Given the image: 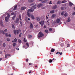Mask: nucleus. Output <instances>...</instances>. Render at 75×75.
<instances>
[{
  "instance_id": "nucleus-1",
  "label": "nucleus",
  "mask_w": 75,
  "mask_h": 75,
  "mask_svg": "<svg viewBox=\"0 0 75 75\" xmlns=\"http://www.w3.org/2000/svg\"><path fill=\"white\" fill-rule=\"evenodd\" d=\"M38 38H41L42 37L44 36V34L42 33L41 31H40L39 32L38 34Z\"/></svg>"
},
{
  "instance_id": "nucleus-2",
  "label": "nucleus",
  "mask_w": 75,
  "mask_h": 75,
  "mask_svg": "<svg viewBox=\"0 0 75 75\" xmlns=\"http://www.w3.org/2000/svg\"><path fill=\"white\" fill-rule=\"evenodd\" d=\"M40 24L41 25V26H42L44 25V20H43L42 21H41L40 22H39Z\"/></svg>"
},
{
  "instance_id": "nucleus-3",
  "label": "nucleus",
  "mask_w": 75,
  "mask_h": 75,
  "mask_svg": "<svg viewBox=\"0 0 75 75\" xmlns=\"http://www.w3.org/2000/svg\"><path fill=\"white\" fill-rule=\"evenodd\" d=\"M14 34L15 35H16V34H18V33H19V30H14Z\"/></svg>"
},
{
  "instance_id": "nucleus-4",
  "label": "nucleus",
  "mask_w": 75,
  "mask_h": 75,
  "mask_svg": "<svg viewBox=\"0 0 75 75\" xmlns=\"http://www.w3.org/2000/svg\"><path fill=\"white\" fill-rule=\"evenodd\" d=\"M15 23H19V19L18 18H16V20L14 21Z\"/></svg>"
},
{
  "instance_id": "nucleus-5",
  "label": "nucleus",
  "mask_w": 75,
  "mask_h": 75,
  "mask_svg": "<svg viewBox=\"0 0 75 75\" xmlns=\"http://www.w3.org/2000/svg\"><path fill=\"white\" fill-rule=\"evenodd\" d=\"M39 1H41L42 3H47L48 0H38Z\"/></svg>"
},
{
  "instance_id": "nucleus-6",
  "label": "nucleus",
  "mask_w": 75,
  "mask_h": 75,
  "mask_svg": "<svg viewBox=\"0 0 75 75\" xmlns=\"http://www.w3.org/2000/svg\"><path fill=\"white\" fill-rule=\"evenodd\" d=\"M34 11V10L33 9H28V10L27 12L28 13H31L32 12H33Z\"/></svg>"
},
{
  "instance_id": "nucleus-7",
  "label": "nucleus",
  "mask_w": 75,
  "mask_h": 75,
  "mask_svg": "<svg viewBox=\"0 0 75 75\" xmlns=\"http://www.w3.org/2000/svg\"><path fill=\"white\" fill-rule=\"evenodd\" d=\"M30 28L31 29H32L33 28V23H30Z\"/></svg>"
},
{
  "instance_id": "nucleus-8",
  "label": "nucleus",
  "mask_w": 75,
  "mask_h": 75,
  "mask_svg": "<svg viewBox=\"0 0 75 75\" xmlns=\"http://www.w3.org/2000/svg\"><path fill=\"white\" fill-rule=\"evenodd\" d=\"M36 5H35L34 6H33V7H31V8L33 9V10H34V9H35L36 8Z\"/></svg>"
},
{
  "instance_id": "nucleus-9",
  "label": "nucleus",
  "mask_w": 75,
  "mask_h": 75,
  "mask_svg": "<svg viewBox=\"0 0 75 75\" xmlns=\"http://www.w3.org/2000/svg\"><path fill=\"white\" fill-rule=\"evenodd\" d=\"M27 8V7L24 6L22 7L21 8V10H25V9H26Z\"/></svg>"
},
{
  "instance_id": "nucleus-10",
  "label": "nucleus",
  "mask_w": 75,
  "mask_h": 75,
  "mask_svg": "<svg viewBox=\"0 0 75 75\" xmlns=\"http://www.w3.org/2000/svg\"><path fill=\"white\" fill-rule=\"evenodd\" d=\"M8 19H9V18H8L7 17H6L5 18V20L6 22H8Z\"/></svg>"
},
{
  "instance_id": "nucleus-11",
  "label": "nucleus",
  "mask_w": 75,
  "mask_h": 75,
  "mask_svg": "<svg viewBox=\"0 0 75 75\" xmlns=\"http://www.w3.org/2000/svg\"><path fill=\"white\" fill-rule=\"evenodd\" d=\"M59 22H60V19H57L56 20V23H58Z\"/></svg>"
},
{
  "instance_id": "nucleus-12",
  "label": "nucleus",
  "mask_w": 75,
  "mask_h": 75,
  "mask_svg": "<svg viewBox=\"0 0 75 75\" xmlns=\"http://www.w3.org/2000/svg\"><path fill=\"white\" fill-rule=\"evenodd\" d=\"M38 8L40 7L41 6H42V4H38Z\"/></svg>"
},
{
  "instance_id": "nucleus-13",
  "label": "nucleus",
  "mask_w": 75,
  "mask_h": 75,
  "mask_svg": "<svg viewBox=\"0 0 75 75\" xmlns=\"http://www.w3.org/2000/svg\"><path fill=\"white\" fill-rule=\"evenodd\" d=\"M33 20H34L35 19V18H34V16L33 14H31V16H30Z\"/></svg>"
},
{
  "instance_id": "nucleus-14",
  "label": "nucleus",
  "mask_w": 75,
  "mask_h": 75,
  "mask_svg": "<svg viewBox=\"0 0 75 75\" xmlns=\"http://www.w3.org/2000/svg\"><path fill=\"white\" fill-rule=\"evenodd\" d=\"M28 38H32V36L31 35H28Z\"/></svg>"
},
{
  "instance_id": "nucleus-15",
  "label": "nucleus",
  "mask_w": 75,
  "mask_h": 75,
  "mask_svg": "<svg viewBox=\"0 0 75 75\" xmlns=\"http://www.w3.org/2000/svg\"><path fill=\"white\" fill-rule=\"evenodd\" d=\"M27 15L29 17H31V14H30V13H29V12H27Z\"/></svg>"
},
{
  "instance_id": "nucleus-16",
  "label": "nucleus",
  "mask_w": 75,
  "mask_h": 75,
  "mask_svg": "<svg viewBox=\"0 0 75 75\" xmlns=\"http://www.w3.org/2000/svg\"><path fill=\"white\" fill-rule=\"evenodd\" d=\"M17 8V5H16L14 7V8L13 9V10H14V11L16 10V9Z\"/></svg>"
},
{
  "instance_id": "nucleus-17",
  "label": "nucleus",
  "mask_w": 75,
  "mask_h": 75,
  "mask_svg": "<svg viewBox=\"0 0 75 75\" xmlns=\"http://www.w3.org/2000/svg\"><path fill=\"white\" fill-rule=\"evenodd\" d=\"M71 21V19H70V17H69L67 18V22H70Z\"/></svg>"
},
{
  "instance_id": "nucleus-18",
  "label": "nucleus",
  "mask_w": 75,
  "mask_h": 75,
  "mask_svg": "<svg viewBox=\"0 0 75 75\" xmlns=\"http://www.w3.org/2000/svg\"><path fill=\"white\" fill-rule=\"evenodd\" d=\"M55 12V11L53 10L50 11V14H54V13Z\"/></svg>"
},
{
  "instance_id": "nucleus-19",
  "label": "nucleus",
  "mask_w": 75,
  "mask_h": 75,
  "mask_svg": "<svg viewBox=\"0 0 75 75\" xmlns=\"http://www.w3.org/2000/svg\"><path fill=\"white\" fill-rule=\"evenodd\" d=\"M0 34L2 33L3 34H4L5 33H4V32L3 30H0Z\"/></svg>"
},
{
  "instance_id": "nucleus-20",
  "label": "nucleus",
  "mask_w": 75,
  "mask_h": 75,
  "mask_svg": "<svg viewBox=\"0 0 75 75\" xmlns=\"http://www.w3.org/2000/svg\"><path fill=\"white\" fill-rule=\"evenodd\" d=\"M55 51V49L52 48L51 50V52H54Z\"/></svg>"
},
{
  "instance_id": "nucleus-21",
  "label": "nucleus",
  "mask_w": 75,
  "mask_h": 75,
  "mask_svg": "<svg viewBox=\"0 0 75 75\" xmlns=\"http://www.w3.org/2000/svg\"><path fill=\"white\" fill-rule=\"evenodd\" d=\"M57 5H55L53 6L52 8L53 9H55V8H57Z\"/></svg>"
},
{
  "instance_id": "nucleus-22",
  "label": "nucleus",
  "mask_w": 75,
  "mask_h": 75,
  "mask_svg": "<svg viewBox=\"0 0 75 75\" xmlns=\"http://www.w3.org/2000/svg\"><path fill=\"white\" fill-rule=\"evenodd\" d=\"M17 41V39L16 38H15L14 39V40H13L12 41V42H16Z\"/></svg>"
},
{
  "instance_id": "nucleus-23",
  "label": "nucleus",
  "mask_w": 75,
  "mask_h": 75,
  "mask_svg": "<svg viewBox=\"0 0 75 75\" xmlns=\"http://www.w3.org/2000/svg\"><path fill=\"white\" fill-rule=\"evenodd\" d=\"M72 5H73V4H72V2H69V6H70V7H71V6H72Z\"/></svg>"
},
{
  "instance_id": "nucleus-24",
  "label": "nucleus",
  "mask_w": 75,
  "mask_h": 75,
  "mask_svg": "<svg viewBox=\"0 0 75 75\" xmlns=\"http://www.w3.org/2000/svg\"><path fill=\"white\" fill-rule=\"evenodd\" d=\"M0 24H1V26L2 27H4V25H3V22H2V21H0Z\"/></svg>"
},
{
  "instance_id": "nucleus-25",
  "label": "nucleus",
  "mask_w": 75,
  "mask_h": 75,
  "mask_svg": "<svg viewBox=\"0 0 75 75\" xmlns=\"http://www.w3.org/2000/svg\"><path fill=\"white\" fill-rule=\"evenodd\" d=\"M34 1V0H28V2L29 3H31V2H33Z\"/></svg>"
},
{
  "instance_id": "nucleus-26",
  "label": "nucleus",
  "mask_w": 75,
  "mask_h": 75,
  "mask_svg": "<svg viewBox=\"0 0 75 75\" xmlns=\"http://www.w3.org/2000/svg\"><path fill=\"white\" fill-rule=\"evenodd\" d=\"M18 17L19 18V19L21 21V20H22V19H21V15H19Z\"/></svg>"
},
{
  "instance_id": "nucleus-27",
  "label": "nucleus",
  "mask_w": 75,
  "mask_h": 75,
  "mask_svg": "<svg viewBox=\"0 0 75 75\" xmlns=\"http://www.w3.org/2000/svg\"><path fill=\"white\" fill-rule=\"evenodd\" d=\"M61 1H59L57 2V4H61Z\"/></svg>"
},
{
  "instance_id": "nucleus-28",
  "label": "nucleus",
  "mask_w": 75,
  "mask_h": 75,
  "mask_svg": "<svg viewBox=\"0 0 75 75\" xmlns=\"http://www.w3.org/2000/svg\"><path fill=\"white\" fill-rule=\"evenodd\" d=\"M68 14L67 13H65L64 14V17H67L68 16Z\"/></svg>"
},
{
  "instance_id": "nucleus-29",
  "label": "nucleus",
  "mask_w": 75,
  "mask_h": 75,
  "mask_svg": "<svg viewBox=\"0 0 75 75\" xmlns=\"http://www.w3.org/2000/svg\"><path fill=\"white\" fill-rule=\"evenodd\" d=\"M67 2V1L64 0V1H62V3H66Z\"/></svg>"
},
{
  "instance_id": "nucleus-30",
  "label": "nucleus",
  "mask_w": 75,
  "mask_h": 75,
  "mask_svg": "<svg viewBox=\"0 0 75 75\" xmlns=\"http://www.w3.org/2000/svg\"><path fill=\"white\" fill-rule=\"evenodd\" d=\"M52 18H54V17H55V15L54 14H53L52 16Z\"/></svg>"
},
{
  "instance_id": "nucleus-31",
  "label": "nucleus",
  "mask_w": 75,
  "mask_h": 75,
  "mask_svg": "<svg viewBox=\"0 0 75 75\" xmlns=\"http://www.w3.org/2000/svg\"><path fill=\"white\" fill-rule=\"evenodd\" d=\"M16 45V43H14L13 44V47H15Z\"/></svg>"
},
{
  "instance_id": "nucleus-32",
  "label": "nucleus",
  "mask_w": 75,
  "mask_h": 75,
  "mask_svg": "<svg viewBox=\"0 0 75 75\" xmlns=\"http://www.w3.org/2000/svg\"><path fill=\"white\" fill-rule=\"evenodd\" d=\"M37 20L38 21H40V19L38 17H37Z\"/></svg>"
},
{
  "instance_id": "nucleus-33",
  "label": "nucleus",
  "mask_w": 75,
  "mask_h": 75,
  "mask_svg": "<svg viewBox=\"0 0 75 75\" xmlns=\"http://www.w3.org/2000/svg\"><path fill=\"white\" fill-rule=\"evenodd\" d=\"M52 62V60L51 59H50L49 60V62H50V63H51V62Z\"/></svg>"
},
{
  "instance_id": "nucleus-34",
  "label": "nucleus",
  "mask_w": 75,
  "mask_h": 75,
  "mask_svg": "<svg viewBox=\"0 0 75 75\" xmlns=\"http://www.w3.org/2000/svg\"><path fill=\"white\" fill-rule=\"evenodd\" d=\"M23 41H24V42H27V39H26L25 38H24L23 40Z\"/></svg>"
},
{
  "instance_id": "nucleus-35",
  "label": "nucleus",
  "mask_w": 75,
  "mask_h": 75,
  "mask_svg": "<svg viewBox=\"0 0 75 75\" xmlns=\"http://www.w3.org/2000/svg\"><path fill=\"white\" fill-rule=\"evenodd\" d=\"M3 46L4 47H6V44L5 43H4L3 44Z\"/></svg>"
},
{
  "instance_id": "nucleus-36",
  "label": "nucleus",
  "mask_w": 75,
  "mask_h": 75,
  "mask_svg": "<svg viewBox=\"0 0 75 75\" xmlns=\"http://www.w3.org/2000/svg\"><path fill=\"white\" fill-rule=\"evenodd\" d=\"M45 33H47L48 32V30H45Z\"/></svg>"
},
{
  "instance_id": "nucleus-37",
  "label": "nucleus",
  "mask_w": 75,
  "mask_h": 75,
  "mask_svg": "<svg viewBox=\"0 0 75 75\" xmlns=\"http://www.w3.org/2000/svg\"><path fill=\"white\" fill-rule=\"evenodd\" d=\"M5 58H7V54H5Z\"/></svg>"
},
{
  "instance_id": "nucleus-38",
  "label": "nucleus",
  "mask_w": 75,
  "mask_h": 75,
  "mask_svg": "<svg viewBox=\"0 0 75 75\" xmlns=\"http://www.w3.org/2000/svg\"><path fill=\"white\" fill-rule=\"evenodd\" d=\"M64 12L63 11L62 12L61 15H62V16H64Z\"/></svg>"
},
{
  "instance_id": "nucleus-39",
  "label": "nucleus",
  "mask_w": 75,
  "mask_h": 75,
  "mask_svg": "<svg viewBox=\"0 0 75 75\" xmlns=\"http://www.w3.org/2000/svg\"><path fill=\"white\" fill-rule=\"evenodd\" d=\"M26 45H27V47H29V44H28V43H26L25 44Z\"/></svg>"
},
{
  "instance_id": "nucleus-40",
  "label": "nucleus",
  "mask_w": 75,
  "mask_h": 75,
  "mask_svg": "<svg viewBox=\"0 0 75 75\" xmlns=\"http://www.w3.org/2000/svg\"><path fill=\"white\" fill-rule=\"evenodd\" d=\"M67 47H70V45L69 44H68L67 45Z\"/></svg>"
},
{
  "instance_id": "nucleus-41",
  "label": "nucleus",
  "mask_w": 75,
  "mask_h": 75,
  "mask_svg": "<svg viewBox=\"0 0 75 75\" xmlns=\"http://www.w3.org/2000/svg\"><path fill=\"white\" fill-rule=\"evenodd\" d=\"M7 41H10V38H7Z\"/></svg>"
},
{
  "instance_id": "nucleus-42",
  "label": "nucleus",
  "mask_w": 75,
  "mask_h": 75,
  "mask_svg": "<svg viewBox=\"0 0 75 75\" xmlns=\"http://www.w3.org/2000/svg\"><path fill=\"white\" fill-rule=\"evenodd\" d=\"M4 32H5V33H6V32H7V29H5L4 30Z\"/></svg>"
},
{
  "instance_id": "nucleus-43",
  "label": "nucleus",
  "mask_w": 75,
  "mask_h": 75,
  "mask_svg": "<svg viewBox=\"0 0 75 75\" xmlns=\"http://www.w3.org/2000/svg\"><path fill=\"white\" fill-rule=\"evenodd\" d=\"M16 17L15 16H13L12 18V20H14V18H15V17Z\"/></svg>"
},
{
  "instance_id": "nucleus-44",
  "label": "nucleus",
  "mask_w": 75,
  "mask_h": 75,
  "mask_svg": "<svg viewBox=\"0 0 75 75\" xmlns=\"http://www.w3.org/2000/svg\"><path fill=\"white\" fill-rule=\"evenodd\" d=\"M21 34H22V33H21L19 35V36L20 37H21Z\"/></svg>"
},
{
  "instance_id": "nucleus-45",
  "label": "nucleus",
  "mask_w": 75,
  "mask_h": 75,
  "mask_svg": "<svg viewBox=\"0 0 75 75\" xmlns=\"http://www.w3.org/2000/svg\"><path fill=\"white\" fill-rule=\"evenodd\" d=\"M5 35L6 37H8V33H6Z\"/></svg>"
},
{
  "instance_id": "nucleus-46",
  "label": "nucleus",
  "mask_w": 75,
  "mask_h": 75,
  "mask_svg": "<svg viewBox=\"0 0 75 75\" xmlns=\"http://www.w3.org/2000/svg\"><path fill=\"white\" fill-rule=\"evenodd\" d=\"M12 27L13 28H15V27H14V25H12Z\"/></svg>"
},
{
  "instance_id": "nucleus-47",
  "label": "nucleus",
  "mask_w": 75,
  "mask_h": 75,
  "mask_svg": "<svg viewBox=\"0 0 75 75\" xmlns=\"http://www.w3.org/2000/svg\"><path fill=\"white\" fill-rule=\"evenodd\" d=\"M49 31H52V29L51 28H50L49 29Z\"/></svg>"
},
{
  "instance_id": "nucleus-48",
  "label": "nucleus",
  "mask_w": 75,
  "mask_h": 75,
  "mask_svg": "<svg viewBox=\"0 0 75 75\" xmlns=\"http://www.w3.org/2000/svg\"><path fill=\"white\" fill-rule=\"evenodd\" d=\"M18 42H19L20 43L21 42V41L20 40H18Z\"/></svg>"
},
{
  "instance_id": "nucleus-49",
  "label": "nucleus",
  "mask_w": 75,
  "mask_h": 75,
  "mask_svg": "<svg viewBox=\"0 0 75 75\" xmlns=\"http://www.w3.org/2000/svg\"><path fill=\"white\" fill-rule=\"evenodd\" d=\"M20 24H21V25L22 26L23 25V24H22V22H21V21H20Z\"/></svg>"
},
{
  "instance_id": "nucleus-50",
  "label": "nucleus",
  "mask_w": 75,
  "mask_h": 75,
  "mask_svg": "<svg viewBox=\"0 0 75 75\" xmlns=\"http://www.w3.org/2000/svg\"><path fill=\"white\" fill-rule=\"evenodd\" d=\"M7 17L8 18H9L10 17V15H8L7 16Z\"/></svg>"
},
{
  "instance_id": "nucleus-51",
  "label": "nucleus",
  "mask_w": 75,
  "mask_h": 75,
  "mask_svg": "<svg viewBox=\"0 0 75 75\" xmlns=\"http://www.w3.org/2000/svg\"><path fill=\"white\" fill-rule=\"evenodd\" d=\"M59 54H60V55H62V52H59Z\"/></svg>"
},
{
  "instance_id": "nucleus-52",
  "label": "nucleus",
  "mask_w": 75,
  "mask_h": 75,
  "mask_svg": "<svg viewBox=\"0 0 75 75\" xmlns=\"http://www.w3.org/2000/svg\"><path fill=\"white\" fill-rule=\"evenodd\" d=\"M43 28H47V27H46V26H45V25H44Z\"/></svg>"
},
{
  "instance_id": "nucleus-53",
  "label": "nucleus",
  "mask_w": 75,
  "mask_h": 75,
  "mask_svg": "<svg viewBox=\"0 0 75 75\" xmlns=\"http://www.w3.org/2000/svg\"><path fill=\"white\" fill-rule=\"evenodd\" d=\"M61 10H64V7H62L61 8Z\"/></svg>"
},
{
  "instance_id": "nucleus-54",
  "label": "nucleus",
  "mask_w": 75,
  "mask_h": 75,
  "mask_svg": "<svg viewBox=\"0 0 75 75\" xmlns=\"http://www.w3.org/2000/svg\"><path fill=\"white\" fill-rule=\"evenodd\" d=\"M26 62H27L28 61V59H26L25 60Z\"/></svg>"
},
{
  "instance_id": "nucleus-55",
  "label": "nucleus",
  "mask_w": 75,
  "mask_h": 75,
  "mask_svg": "<svg viewBox=\"0 0 75 75\" xmlns=\"http://www.w3.org/2000/svg\"><path fill=\"white\" fill-rule=\"evenodd\" d=\"M7 55L8 57H10V54H8Z\"/></svg>"
},
{
  "instance_id": "nucleus-56",
  "label": "nucleus",
  "mask_w": 75,
  "mask_h": 75,
  "mask_svg": "<svg viewBox=\"0 0 75 75\" xmlns=\"http://www.w3.org/2000/svg\"><path fill=\"white\" fill-rule=\"evenodd\" d=\"M52 2V1H50V2L49 3V4H52V3H51Z\"/></svg>"
},
{
  "instance_id": "nucleus-57",
  "label": "nucleus",
  "mask_w": 75,
  "mask_h": 75,
  "mask_svg": "<svg viewBox=\"0 0 75 75\" xmlns=\"http://www.w3.org/2000/svg\"><path fill=\"white\" fill-rule=\"evenodd\" d=\"M8 36H9V37H11V34H9V35H8Z\"/></svg>"
},
{
  "instance_id": "nucleus-58",
  "label": "nucleus",
  "mask_w": 75,
  "mask_h": 75,
  "mask_svg": "<svg viewBox=\"0 0 75 75\" xmlns=\"http://www.w3.org/2000/svg\"><path fill=\"white\" fill-rule=\"evenodd\" d=\"M33 5H34V4H30V6H33Z\"/></svg>"
},
{
  "instance_id": "nucleus-59",
  "label": "nucleus",
  "mask_w": 75,
  "mask_h": 75,
  "mask_svg": "<svg viewBox=\"0 0 75 75\" xmlns=\"http://www.w3.org/2000/svg\"><path fill=\"white\" fill-rule=\"evenodd\" d=\"M46 17L47 18V19H48V17H47V16H46Z\"/></svg>"
},
{
  "instance_id": "nucleus-60",
  "label": "nucleus",
  "mask_w": 75,
  "mask_h": 75,
  "mask_svg": "<svg viewBox=\"0 0 75 75\" xmlns=\"http://www.w3.org/2000/svg\"><path fill=\"white\" fill-rule=\"evenodd\" d=\"M31 70H30V71L29 72V74H31Z\"/></svg>"
},
{
  "instance_id": "nucleus-61",
  "label": "nucleus",
  "mask_w": 75,
  "mask_h": 75,
  "mask_svg": "<svg viewBox=\"0 0 75 75\" xmlns=\"http://www.w3.org/2000/svg\"><path fill=\"white\" fill-rule=\"evenodd\" d=\"M73 15H75V12H74V13H73Z\"/></svg>"
},
{
  "instance_id": "nucleus-62",
  "label": "nucleus",
  "mask_w": 75,
  "mask_h": 75,
  "mask_svg": "<svg viewBox=\"0 0 75 75\" xmlns=\"http://www.w3.org/2000/svg\"><path fill=\"white\" fill-rule=\"evenodd\" d=\"M11 15H14V13H11Z\"/></svg>"
},
{
  "instance_id": "nucleus-63",
  "label": "nucleus",
  "mask_w": 75,
  "mask_h": 75,
  "mask_svg": "<svg viewBox=\"0 0 75 75\" xmlns=\"http://www.w3.org/2000/svg\"><path fill=\"white\" fill-rule=\"evenodd\" d=\"M0 54H3V52L2 51L0 52Z\"/></svg>"
},
{
  "instance_id": "nucleus-64",
  "label": "nucleus",
  "mask_w": 75,
  "mask_h": 75,
  "mask_svg": "<svg viewBox=\"0 0 75 75\" xmlns=\"http://www.w3.org/2000/svg\"><path fill=\"white\" fill-rule=\"evenodd\" d=\"M56 54H59V52H57Z\"/></svg>"
}]
</instances>
